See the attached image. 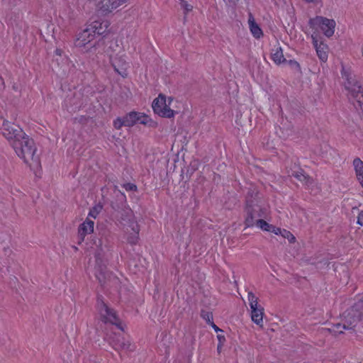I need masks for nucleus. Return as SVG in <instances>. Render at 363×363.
Segmentation results:
<instances>
[{"label":"nucleus","mask_w":363,"mask_h":363,"mask_svg":"<svg viewBox=\"0 0 363 363\" xmlns=\"http://www.w3.org/2000/svg\"><path fill=\"white\" fill-rule=\"evenodd\" d=\"M313 46L319 59L322 62H326L328 60V48L324 43L323 38L311 37Z\"/></svg>","instance_id":"10"},{"label":"nucleus","mask_w":363,"mask_h":363,"mask_svg":"<svg viewBox=\"0 0 363 363\" xmlns=\"http://www.w3.org/2000/svg\"><path fill=\"white\" fill-rule=\"evenodd\" d=\"M289 65L295 69H299V65L298 63L295 60H289L288 62Z\"/></svg>","instance_id":"28"},{"label":"nucleus","mask_w":363,"mask_h":363,"mask_svg":"<svg viewBox=\"0 0 363 363\" xmlns=\"http://www.w3.org/2000/svg\"><path fill=\"white\" fill-rule=\"evenodd\" d=\"M55 53L56 55H59V56H61L62 54V50L60 48H57L55 51Z\"/></svg>","instance_id":"32"},{"label":"nucleus","mask_w":363,"mask_h":363,"mask_svg":"<svg viewBox=\"0 0 363 363\" xmlns=\"http://www.w3.org/2000/svg\"><path fill=\"white\" fill-rule=\"evenodd\" d=\"M103 210V205L101 203L94 205L89 211V215L79 227H94V219H96Z\"/></svg>","instance_id":"11"},{"label":"nucleus","mask_w":363,"mask_h":363,"mask_svg":"<svg viewBox=\"0 0 363 363\" xmlns=\"http://www.w3.org/2000/svg\"><path fill=\"white\" fill-rule=\"evenodd\" d=\"M353 166L357 179L363 188V162L359 158H355L353 160Z\"/></svg>","instance_id":"16"},{"label":"nucleus","mask_w":363,"mask_h":363,"mask_svg":"<svg viewBox=\"0 0 363 363\" xmlns=\"http://www.w3.org/2000/svg\"><path fill=\"white\" fill-rule=\"evenodd\" d=\"M271 59L277 65H280L286 62V59L284 57L283 51L279 45H276L272 50Z\"/></svg>","instance_id":"15"},{"label":"nucleus","mask_w":363,"mask_h":363,"mask_svg":"<svg viewBox=\"0 0 363 363\" xmlns=\"http://www.w3.org/2000/svg\"><path fill=\"white\" fill-rule=\"evenodd\" d=\"M363 320V300L356 302L342 314L341 323L334 324L330 330L341 334L342 330H353Z\"/></svg>","instance_id":"2"},{"label":"nucleus","mask_w":363,"mask_h":363,"mask_svg":"<svg viewBox=\"0 0 363 363\" xmlns=\"http://www.w3.org/2000/svg\"><path fill=\"white\" fill-rule=\"evenodd\" d=\"M217 337H218V346H217V352L218 354H220L222 350H223V347L225 345V337L223 335H217Z\"/></svg>","instance_id":"23"},{"label":"nucleus","mask_w":363,"mask_h":363,"mask_svg":"<svg viewBox=\"0 0 363 363\" xmlns=\"http://www.w3.org/2000/svg\"><path fill=\"white\" fill-rule=\"evenodd\" d=\"M230 1L233 2V3H236L238 0H230Z\"/></svg>","instance_id":"36"},{"label":"nucleus","mask_w":363,"mask_h":363,"mask_svg":"<svg viewBox=\"0 0 363 363\" xmlns=\"http://www.w3.org/2000/svg\"><path fill=\"white\" fill-rule=\"evenodd\" d=\"M293 175L300 181H303L306 179V176L302 172L293 173Z\"/></svg>","instance_id":"29"},{"label":"nucleus","mask_w":363,"mask_h":363,"mask_svg":"<svg viewBox=\"0 0 363 363\" xmlns=\"http://www.w3.org/2000/svg\"><path fill=\"white\" fill-rule=\"evenodd\" d=\"M113 126L116 129L119 130L123 126H126V123H125V118H117L113 121Z\"/></svg>","instance_id":"24"},{"label":"nucleus","mask_w":363,"mask_h":363,"mask_svg":"<svg viewBox=\"0 0 363 363\" xmlns=\"http://www.w3.org/2000/svg\"><path fill=\"white\" fill-rule=\"evenodd\" d=\"M133 231H134V233H135V236L133 237V238H129V242H132V243H134V242H135L137 241L138 237L136 236V235L138 234V231H135V230H133Z\"/></svg>","instance_id":"31"},{"label":"nucleus","mask_w":363,"mask_h":363,"mask_svg":"<svg viewBox=\"0 0 363 363\" xmlns=\"http://www.w3.org/2000/svg\"><path fill=\"white\" fill-rule=\"evenodd\" d=\"M94 34L86 26L82 31L78 33L74 44L77 48H87L86 52L96 53V49L104 45V42L99 40L94 42Z\"/></svg>","instance_id":"5"},{"label":"nucleus","mask_w":363,"mask_h":363,"mask_svg":"<svg viewBox=\"0 0 363 363\" xmlns=\"http://www.w3.org/2000/svg\"><path fill=\"white\" fill-rule=\"evenodd\" d=\"M87 27L96 36V34L101 35L106 31L108 27V23L107 21L101 22L99 21H94L89 24Z\"/></svg>","instance_id":"14"},{"label":"nucleus","mask_w":363,"mask_h":363,"mask_svg":"<svg viewBox=\"0 0 363 363\" xmlns=\"http://www.w3.org/2000/svg\"><path fill=\"white\" fill-rule=\"evenodd\" d=\"M126 126L131 127L134 125L138 121V112L132 111L124 116Z\"/></svg>","instance_id":"20"},{"label":"nucleus","mask_w":363,"mask_h":363,"mask_svg":"<svg viewBox=\"0 0 363 363\" xmlns=\"http://www.w3.org/2000/svg\"><path fill=\"white\" fill-rule=\"evenodd\" d=\"M266 231L272 232L275 235H281L283 238L288 239L290 242L295 241L294 235L285 228H263Z\"/></svg>","instance_id":"17"},{"label":"nucleus","mask_w":363,"mask_h":363,"mask_svg":"<svg viewBox=\"0 0 363 363\" xmlns=\"http://www.w3.org/2000/svg\"><path fill=\"white\" fill-rule=\"evenodd\" d=\"M247 23L250 31L255 38L259 39L263 36L262 28L251 13L248 16Z\"/></svg>","instance_id":"12"},{"label":"nucleus","mask_w":363,"mask_h":363,"mask_svg":"<svg viewBox=\"0 0 363 363\" xmlns=\"http://www.w3.org/2000/svg\"><path fill=\"white\" fill-rule=\"evenodd\" d=\"M99 308L101 318L104 322L118 325V319L116 313L104 301H101L99 303Z\"/></svg>","instance_id":"9"},{"label":"nucleus","mask_w":363,"mask_h":363,"mask_svg":"<svg viewBox=\"0 0 363 363\" xmlns=\"http://www.w3.org/2000/svg\"><path fill=\"white\" fill-rule=\"evenodd\" d=\"M234 283H235V286H237V285H238V283H237V280H236V279H235Z\"/></svg>","instance_id":"37"},{"label":"nucleus","mask_w":363,"mask_h":363,"mask_svg":"<svg viewBox=\"0 0 363 363\" xmlns=\"http://www.w3.org/2000/svg\"><path fill=\"white\" fill-rule=\"evenodd\" d=\"M106 52L108 56L109 53H113V55H116L123 52V49L121 46V42L118 41V40L111 41L110 45Z\"/></svg>","instance_id":"18"},{"label":"nucleus","mask_w":363,"mask_h":363,"mask_svg":"<svg viewBox=\"0 0 363 363\" xmlns=\"http://www.w3.org/2000/svg\"><path fill=\"white\" fill-rule=\"evenodd\" d=\"M2 135L10 142L16 154L37 174L41 164L36 155L37 147L34 140L30 138L19 126L4 120L1 128Z\"/></svg>","instance_id":"1"},{"label":"nucleus","mask_w":363,"mask_h":363,"mask_svg":"<svg viewBox=\"0 0 363 363\" xmlns=\"http://www.w3.org/2000/svg\"><path fill=\"white\" fill-rule=\"evenodd\" d=\"M353 96L355 98L357 102L361 108H363V89L359 85H354V88L351 90Z\"/></svg>","instance_id":"19"},{"label":"nucleus","mask_w":363,"mask_h":363,"mask_svg":"<svg viewBox=\"0 0 363 363\" xmlns=\"http://www.w3.org/2000/svg\"><path fill=\"white\" fill-rule=\"evenodd\" d=\"M173 100L172 97H166L164 94H160L152 104L155 113L162 118H174L177 111L171 108Z\"/></svg>","instance_id":"6"},{"label":"nucleus","mask_w":363,"mask_h":363,"mask_svg":"<svg viewBox=\"0 0 363 363\" xmlns=\"http://www.w3.org/2000/svg\"><path fill=\"white\" fill-rule=\"evenodd\" d=\"M362 363H363V362Z\"/></svg>","instance_id":"38"},{"label":"nucleus","mask_w":363,"mask_h":363,"mask_svg":"<svg viewBox=\"0 0 363 363\" xmlns=\"http://www.w3.org/2000/svg\"><path fill=\"white\" fill-rule=\"evenodd\" d=\"M185 9H186L187 11H191V9H192V6H190V5L186 4V7H185Z\"/></svg>","instance_id":"35"},{"label":"nucleus","mask_w":363,"mask_h":363,"mask_svg":"<svg viewBox=\"0 0 363 363\" xmlns=\"http://www.w3.org/2000/svg\"><path fill=\"white\" fill-rule=\"evenodd\" d=\"M93 232V228H79L78 234L81 240H84L85 235H90Z\"/></svg>","instance_id":"25"},{"label":"nucleus","mask_w":363,"mask_h":363,"mask_svg":"<svg viewBox=\"0 0 363 363\" xmlns=\"http://www.w3.org/2000/svg\"><path fill=\"white\" fill-rule=\"evenodd\" d=\"M97 7L99 11L106 14L119 7V3L117 2V0H101Z\"/></svg>","instance_id":"13"},{"label":"nucleus","mask_w":363,"mask_h":363,"mask_svg":"<svg viewBox=\"0 0 363 363\" xmlns=\"http://www.w3.org/2000/svg\"><path fill=\"white\" fill-rule=\"evenodd\" d=\"M123 188L127 191H136L138 190L137 186L130 182L123 184Z\"/></svg>","instance_id":"26"},{"label":"nucleus","mask_w":363,"mask_h":363,"mask_svg":"<svg viewBox=\"0 0 363 363\" xmlns=\"http://www.w3.org/2000/svg\"><path fill=\"white\" fill-rule=\"evenodd\" d=\"M247 299L251 309V319L257 325L262 327L264 308L259 305L258 298L252 292L247 294Z\"/></svg>","instance_id":"7"},{"label":"nucleus","mask_w":363,"mask_h":363,"mask_svg":"<svg viewBox=\"0 0 363 363\" xmlns=\"http://www.w3.org/2000/svg\"><path fill=\"white\" fill-rule=\"evenodd\" d=\"M125 54L123 52L113 55L109 53V60L116 72L123 78L128 76V63L125 60Z\"/></svg>","instance_id":"8"},{"label":"nucleus","mask_w":363,"mask_h":363,"mask_svg":"<svg viewBox=\"0 0 363 363\" xmlns=\"http://www.w3.org/2000/svg\"><path fill=\"white\" fill-rule=\"evenodd\" d=\"M128 0H117V2L119 3V6L122 4L126 3Z\"/></svg>","instance_id":"34"},{"label":"nucleus","mask_w":363,"mask_h":363,"mask_svg":"<svg viewBox=\"0 0 363 363\" xmlns=\"http://www.w3.org/2000/svg\"><path fill=\"white\" fill-rule=\"evenodd\" d=\"M202 317L203 319H205L207 322L211 323L212 319V315L208 312H203L202 313Z\"/></svg>","instance_id":"27"},{"label":"nucleus","mask_w":363,"mask_h":363,"mask_svg":"<svg viewBox=\"0 0 363 363\" xmlns=\"http://www.w3.org/2000/svg\"><path fill=\"white\" fill-rule=\"evenodd\" d=\"M336 22L334 19L321 16L312 18L308 21V33L311 37L323 38L321 33L330 38L335 33Z\"/></svg>","instance_id":"4"},{"label":"nucleus","mask_w":363,"mask_h":363,"mask_svg":"<svg viewBox=\"0 0 363 363\" xmlns=\"http://www.w3.org/2000/svg\"><path fill=\"white\" fill-rule=\"evenodd\" d=\"M357 224L363 225V211H362L357 217Z\"/></svg>","instance_id":"30"},{"label":"nucleus","mask_w":363,"mask_h":363,"mask_svg":"<svg viewBox=\"0 0 363 363\" xmlns=\"http://www.w3.org/2000/svg\"><path fill=\"white\" fill-rule=\"evenodd\" d=\"M138 123L147 125L149 126H153L155 122L147 115L142 113H138Z\"/></svg>","instance_id":"21"},{"label":"nucleus","mask_w":363,"mask_h":363,"mask_svg":"<svg viewBox=\"0 0 363 363\" xmlns=\"http://www.w3.org/2000/svg\"><path fill=\"white\" fill-rule=\"evenodd\" d=\"M246 224L248 227H266L268 223L266 219L269 215V209L261 204L257 200H248L246 205Z\"/></svg>","instance_id":"3"},{"label":"nucleus","mask_w":363,"mask_h":363,"mask_svg":"<svg viewBox=\"0 0 363 363\" xmlns=\"http://www.w3.org/2000/svg\"><path fill=\"white\" fill-rule=\"evenodd\" d=\"M118 347L119 349L125 351H133L134 349V347L130 341L125 339H122L121 340L118 341Z\"/></svg>","instance_id":"22"},{"label":"nucleus","mask_w":363,"mask_h":363,"mask_svg":"<svg viewBox=\"0 0 363 363\" xmlns=\"http://www.w3.org/2000/svg\"><path fill=\"white\" fill-rule=\"evenodd\" d=\"M211 325L216 332H218V331L223 332V330L219 329L213 323H211Z\"/></svg>","instance_id":"33"}]
</instances>
